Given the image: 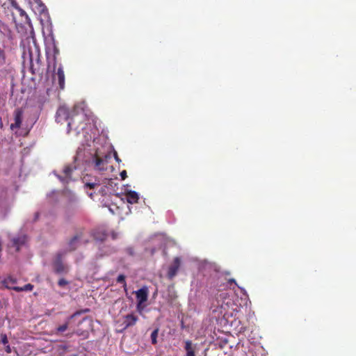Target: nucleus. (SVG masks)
Segmentation results:
<instances>
[{"mask_svg":"<svg viewBox=\"0 0 356 356\" xmlns=\"http://www.w3.org/2000/svg\"><path fill=\"white\" fill-rule=\"evenodd\" d=\"M68 131H70L73 128L76 130L77 133H79V127L75 126V118H72L71 121L67 123Z\"/></svg>","mask_w":356,"mask_h":356,"instance_id":"nucleus-17","label":"nucleus"},{"mask_svg":"<svg viewBox=\"0 0 356 356\" xmlns=\"http://www.w3.org/2000/svg\"><path fill=\"white\" fill-rule=\"evenodd\" d=\"M69 319L67 322H65V324L62 325H60L59 327H57V332H65L67 327H68V325H69Z\"/></svg>","mask_w":356,"mask_h":356,"instance_id":"nucleus-23","label":"nucleus"},{"mask_svg":"<svg viewBox=\"0 0 356 356\" xmlns=\"http://www.w3.org/2000/svg\"><path fill=\"white\" fill-rule=\"evenodd\" d=\"M138 320V316L134 313L128 314L122 316V326H123L122 331L132 327L136 325Z\"/></svg>","mask_w":356,"mask_h":356,"instance_id":"nucleus-6","label":"nucleus"},{"mask_svg":"<svg viewBox=\"0 0 356 356\" xmlns=\"http://www.w3.org/2000/svg\"><path fill=\"white\" fill-rule=\"evenodd\" d=\"M69 284V282L67 281L64 278H60L58 282V284L59 286L60 287H63L66 285H67Z\"/></svg>","mask_w":356,"mask_h":356,"instance_id":"nucleus-25","label":"nucleus"},{"mask_svg":"<svg viewBox=\"0 0 356 356\" xmlns=\"http://www.w3.org/2000/svg\"><path fill=\"white\" fill-rule=\"evenodd\" d=\"M90 311L89 309H85L83 310H81V311H76L75 313H74L70 318H69V320L73 318L74 317H75L76 316H78V315H80L82 313H87Z\"/></svg>","mask_w":356,"mask_h":356,"instance_id":"nucleus-24","label":"nucleus"},{"mask_svg":"<svg viewBox=\"0 0 356 356\" xmlns=\"http://www.w3.org/2000/svg\"><path fill=\"white\" fill-rule=\"evenodd\" d=\"M117 282L122 284L124 288L127 287L125 276L124 275L121 274L118 275V277H117Z\"/></svg>","mask_w":356,"mask_h":356,"instance_id":"nucleus-21","label":"nucleus"},{"mask_svg":"<svg viewBox=\"0 0 356 356\" xmlns=\"http://www.w3.org/2000/svg\"><path fill=\"white\" fill-rule=\"evenodd\" d=\"M229 282H234V283L236 284V282H235V280H234V279H230V280H229Z\"/></svg>","mask_w":356,"mask_h":356,"instance_id":"nucleus-35","label":"nucleus"},{"mask_svg":"<svg viewBox=\"0 0 356 356\" xmlns=\"http://www.w3.org/2000/svg\"><path fill=\"white\" fill-rule=\"evenodd\" d=\"M126 252L128 254L131 255V256H133L134 254V250L133 248H127L126 249Z\"/></svg>","mask_w":356,"mask_h":356,"instance_id":"nucleus-28","label":"nucleus"},{"mask_svg":"<svg viewBox=\"0 0 356 356\" xmlns=\"http://www.w3.org/2000/svg\"><path fill=\"white\" fill-rule=\"evenodd\" d=\"M159 334V328L155 329L151 334V341L152 344H156Z\"/></svg>","mask_w":356,"mask_h":356,"instance_id":"nucleus-18","label":"nucleus"},{"mask_svg":"<svg viewBox=\"0 0 356 356\" xmlns=\"http://www.w3.org/2000/svg\"><path fill=\"white\" fill-rule=\"evenodd\" d=\"M54 79L58 80L59 88L63 90L65 88V74L62 65L57 69V72L54 74Z\"/></svg>","mask_w":356,"mask_h":356,"instance_id":"nucleus-10","label":"nucleus"},{"mask_svg":"<svg viewBox=\"0 0 356 356\" xmlns=\"http://www.w3.org/2000/svg\"><path fill=\"white\" fill-rule=\"evenodd\" d=\"M95 238L100 241H103L104 239V238H98L97 236H95Z\"/></svg>","mask_w":356,"mask_h":356,"instance_id":"nucleus-36","label":"nucleus"},{"mask_svg":"<svg viewBox=\"0 0 356 356\" xmlns=\"http://www.w3.org/2000/svg\"><path fill=\"white\" fill-rule=\"evenodd\" d=\"M79 108V106H74V112H76V110Z\"/></svg>","mask_w":356,"mask_h":356,"instance_id":"nucleus-34","label":"nucleus"},{"mask_svg":"<svg viewBox=\"0 0 356 356\" xmlns=\"http://www.w3.org/2000/svg\"><path fill=\"white\" fill-rule=\"evenodd\" d=\"M33 285H32L31 284H26L23 287L17 286V287L14 288V291H15L17 292L31 291L33 290Z\"/></svg>","mask_w":356,"mask_h":356,"instance_id":"nucleus-14","label":"nucleus"},{"mask_svg":"<svg viewBox=\"0 0 356 356\" xmlns=\"http://www.w3.org/2000/svg\"><path fill=\"white\" fill-rule=\"evenodd\" d=\"M16 283H17V280L15 278L12 277H8L5 278L2 281L3 285L6 289H13V290H14V288L16 287V286H14V284H16Z\"/></svg>","mask_w":356,"mask_h":356,"instance_id":"nucleus-13","label":"nucleus"},{"mask_svg":"<svg viewBox=\"0 0 356 356\" xmlns=\"http://www.w3.org/2000/svg\"><path fill=\"white\" fill-rule=\"evenodd\" d=\"M109 159H111L110 153L101 154L96 152L92 159L95 169L99 171L106 170Z\"/></svg>","mask_w":356,"mask_h":356,"instance_id":"nucleus-1","label":"nucleus"},{"mask_svg":"<svg viewBox=\"0 0 356 356\" xmlns=\"http://www.w3.org/2000/svg\"><path fill=\"white\" fill-rule=\"evenodd\" d=\"M4 4L11 5V7L15 10V13L13 10L12 15L15 22H16L15 15H19L20 21L22 22H27L29 20L28 15L24 10H22L17 3L15 0H5Z\"/></svg>","mask_w":356,"mask_h":356,"instance_id":"nucleus-2","label":"nucleus"},{"mask_svg":"<svg viewBox=\"0 0 356 356\" xmlns=\"http://www.w3.org/2000/svg\"><path fill=\"white\" fill-rule=\"evenodd\" d=\"M136 300H137V309L140 312L142 311V304L147 300L148 298V289L147 287H143L136 291Z\"/></svg>","mask_w":356,"mask_h":356,"instance_id":"nucleus-4","label":"nucleus"},{"mask_svg":"<svg viewBox=\"0 0 356 356\" xmlns=\"http://www.w3.org/2000/svg\"><path fill=\"white\" fill-rule=\"evenodd\" d=\"M6 63V54L4 50L0 49V66L3 65Z\"/></svg>","mask_w":356,"mask_h":356,"instance_id":"nucleus-22","label":"nucleus"},{"mask_svg":"<svg viewBox=\"0 0 356 356\" xmlns=\"http://www.w3.org/2000/svg\"><path fill=\"white\" fill-rule=\"evenodd\" d=\"M113 154H114V157H115V161H116L118 163L121 162V159L119 158V156H118V155L117 152L114 151Z\"/></svg>","mask_w":356,"mask_h":356,"instance_id":"nucleus-31","label":"nucleus"},{"mask_svg":"<svg viewBox=\"0 0 356 356\" xmlns=\"http://www.w3.org/2000/svg\"><path fill=\"white\" fill-rule=\"evenodd\" d=\"M83 232L80 231L77 232L68 242L67 248L63 254H66L67 252H72L76 250L78 248L79 242L82 238Z\"/></svg>","mask_w":356,"mask_h":356,"instance_id":"nucleus-5","label":"nucleus"},{"mask_svg":"<svg viewBox=\"0 0 356 356\" xmlns=\"http://www.w3.org/2000/svg\"><path fill=\"white\" fill-rule=\"evenodd\" d=\"M72 171V169L69 166L65 167L63 170V172L65 174L66 176L70 175Z\"/></svg>","mask_w":356,"mask_h":356,"instance_id":"nucleus-26","label":"nucleus"},{"mask_svg":"<svg viewBox=\"0 0 356 356\" xmlns=\"http://www.w3.org/2000/svg\"><path fill=\"white\" fill-rule=\"evenodd\" d=\"M122 180H124L127 177V174L126 170H122L120 174Z\"/></svg>","mask_w":356,"mask_h":356,"instance_id":"nucleus-29","label":"nucleus"},{"mask_svg":"<svg viewBox=\"0 0 356 356\" xmlns=\"http://www.w3.org/2000/svg\"><path fill=\"white\" fill-rule=\"evenodd\" d=\"M180 266H181V259L179 257H177L173 259L172 264L168 268V277L169 279L171 280L175 277V275H177V273L180 268Z\"/></svg>","mask_w":356,"mask_h":356,"instance_id":"nucleus-8","label":"nucleus"},{"mask_svg":"<svg viewBox=\"0 0 356 356\" xmlns=\"http://www.w3.org/2000/svg\"><path fill=\"white\" fill-rule=\"evenodd\" d=\"M59 54V50L56 47L54 48V55H53V61H54V70H55L56 66V57Z\"/></svg>","mask_w":356,"mask_h":356,"instance_id":"nucleus-19","label":"nucleus"},{"mask_svg":"<svg viewBox=\"0 0 356 356\" xmlns=\"http://www.w3.org/2000/svg\"><path fill=\"white\" fill-rule=\"evenodd\" d=\"M11 351H12V350H11V348H10V346L9 345L6 346V352L7 353H11Z\"/></svg>","mask_w":356,"mask_h":356,"instance_id":"nucleus-33","label":"nucleus"},{"mask_svg":"<svg viewBox=\"0 0 356 356\" xmlns=\"http://www.w3.org/2000/svg\"><path fill=\"white\" fill-rule=\"evenodd\" d=\"M4 3H5V0H0V4L4 8H9V7L11 6V5L4 4Z\"/></svg>","mask_w":356,"mask_h":356,"instance_id":"nucleus-30","label":"nucleus"},{"mask_svg":"<svg viewBox=\"0 0 356 356\" xmlns=\"http://www.w3.org/2000/svg\"><path fill=\"white\" fill-rule=\"evenodd\" d=\"M1 342L6 345L8 343V338H7V336L6 334H1Z\"/></svg>","mask_w":356,"mask_h":356,"instance_id":"nucleus-27","label":"nucleus"},{"mask_svg":"<svg viewBox=\"0 0 356 356\" xmlns=\"http://www.w3.org/2000/svg\"><path fill=\"white\" fill-rule=\"evenodd\" d=\"M39 216H40V213L39 212H36L34 215V219H33V222H35L38 220L39 218Z\"/></svg>","mask_w":356,"mask_h":356,"instance_id":"nucleus-32","label":"nucleus"},{"mask_svg":"<svg viewBox=\"0 0 356 356\" xmlns=\"http://www.w3.org/2000/svg\"><path fill=\"white\" fill-rule=\"evenodd\" d=\"M127 201L129 204H136L139 200L138 194L136 191H129L126 193Z\"/></svg>","mask_w":356,"mask_h":356,"instance_id":"nucleus-12","label":"nucleus"},{"mask_svg":"<svg viewBox=\"0 0 356 356\" xmlns=\"http://www.w3.org/2000/svg\"><path fill=\"white\" fill-rule=\"evenodd\" d=\"M23 111L22 108H17L14 111V121L15 122L10 124V129H19L21 127L22 122Z\"/></svg>","mask_w":356,"mask_h":356,"instance_id":"nucleus-9","label":"nucleus"},{"mask_svg":"<svg viewBox=\"0 0 356 356\" xmlns=\"http://www.w3.org/2000/svg\"><path fill=\"white\" fill-rule=\"evenodd\" d=\"M113 183V181L111 179H106L104 181V184H105L104 188L102 187L99 191L101 192L102 195H106L107 194V191L106 190V188H107V185H111Z\"/></svg>","mask_w":356,"mask_h":356,"instance_id":"nucleus-16","label":"nucleus"},{"mask_svg":"<svg viewBox=\"0 0 356 356\" xmlns=\"http://www.w3.org/2000/svg\"><path fill=\"white\" fill-rule=\"evenodd\" d=\"M64 254H65L62 252L57 253L53 261L54 270L56 274H67L69 271L68 266L63 262V257Z\"/></svg>","mask_w":356,"mask_h":356,"instance_id":"nucleus-3","label":"nucleus"},{"mask_svg":"<svg viewBox=\"0 0 356 356\" xmlns=\"http://www.w3.org/2000/svg\"><path fill=\"white\" fill-rule=\"evenodd\" d=\"M99 185H100V184H99V181H98V182H96V181H95V182H92V181H86V183H85V186L86 187L90 188V189H93L96 186H99Z\"/></svg>","mask_w":356,"mask_h":356,"instance_id":"nucleus-20","label":"nucleus"},{"mask_svg":"<svg viewBox=\"0 0 356 356\" xmlns=\"http://www.w3.org/2000/svg\"><path fill=\"white\" fill-rule=\"evenodd\" d=\"M184 349L186 350V356H195V350L197 344L193 343L191 340H186L184 342Z\"/></svg>","mask_w":356,"mask_h":356,"instance_id":"nucleus-11","label":"nucleus"},{"mask_svg":"<svg viewBox=\"0 0 356 356\" xmlns=\"http://www.w3.org/2000/svg\"><path fill=\"white\" fill-rule=\"evenodd\" d=\"M63 116L65 118H68V111L65 108L60 107L56 112V118L58 119L60 117Z\"/></svg>","mask_w":356,"mask_h":356,"instance_id":"nucleus-15","label":"nucleus"},{"mask_svg":"<svg viewBox=\"0 0 356 356\" xmlns=\"http://www.w3.org/2000/svg\"><path fill=\"white\" fill-rule=\"evenodd\" d=\"M28 241L27 236L26 234H20L11 239V247L15 248L16 252H18L21 247L24 245Z\"/></svg>","mask_w":356,"mask_h":356,"instance_id":"nucleus-7","label":"nucleus"}]
</instances>
